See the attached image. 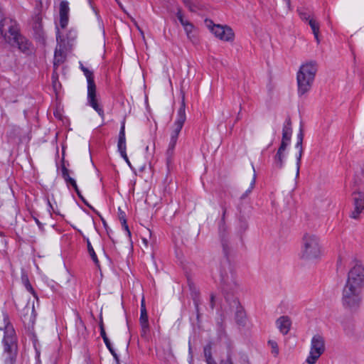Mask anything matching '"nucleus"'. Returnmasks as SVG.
<instances>
[{"label": "nucleus", "instance_id": "21", "mask_svg": "<svg viewBox=\"0 0 364 364\" xmlns=\"http://www.w3.org/2000/svg\"><path fill=\"white\" fill-rule=\"evenodd\" d=\"M100 335L102 337L106 346L107 347V348L109 349V350L110 351L112 355L114 356V359L118 362L119 361L118 356H117V353H115L114 350L113 349V348L111 345V343L107 336L105 331H102V333H100Z\"/></svg>", "mask_w": 364, "mask_h": 364}, {"label": "nucleus", "instance_id": "8", "mask_svg": "<svg viewBox=\"0 0 364 364\" xmlns=\"http://www.w3.org/2000/svg\"><path fill=\"white\" fill-rule=\"evenodd\" d=\"M324 351L325 342L323 338L320 335L314 336L311 341L309 355L306 358V362L308 364H315Z\"/></svg>", "mask_w": 364, "mask_h": 364}, {"label": "nucleus", "instance_id": "48", "mask_svg": "<svg viewBox=\"0 0 364 364\" xmlns=\"http://www.w3.org/2000/svg\"><path fill=\"white\" fill-rule=\"evenodd\" d=\"M100 333H102V331H105V330L104 325H103V323H102V322H101V323H100Z\"/></svg>", "mask_w": 364, "mask_h": 364}, {"label": "nucleus", "instance_id": "42", "mask_svg": "<svg viewBox=\"0 0 364 364\" xmlns=\"http://www.w3.org/2000/svg\"><path fill=\"white\" fill-rule=\"evenodd\" d=\"M67 22H68V18H65V17L63 18H60V26L63 28H64L66 26Z\"/></svg>", "mask_w": 364, "mask_h": 364}, {"label": "nucleus", "instance_id": "2", "mask_svg": "<svg viewBox=\"0 0 364 364\" xmlns=\"http://www.w3.org/2000/svg\"><path fill=\"white\" fill-rule=\"evenodd\" d=\"M0 336H3L5 352L9 353L8 364H13L17 353L16 336L7 314L0 315Z\"/></svg>", "mask_w": 364, "mask_h": 364}, {"label": "nucleus", "instance_id": "53", "mask_svg": "<svg viewBox=\"0 0 364 364\" xmlns=\"http://www.w3.org/2000/svg\"><path fill=\"white\" fill-rule=\"evenodd\" d=\"M288 6H290V0H284Z\"/></svg>", "mask_w": 364, "mask_h": 364}, {"label": "nucleus", "instance_id": "46", "mask_svg": "<svg viewBox=\"0 0 364 364\" xmlns=\"http://www.w3.org/2000/svg\"><path fill=\"white\" fill-rule=\"evenodd\" d=\"M214 299H215V296L214 295L211 294L210 296V304H211V308L213 309L214 308V306H215V304H214Z\"/></svg>", "mask_w": 364, "mask_h": 364}, {"label": "nucleus", "instance_id": "47", "mask_svg": "<svg viewBox=\"0 0 364 364\" xmlns=\"http://www.w3.org/2000/svg\"><path fill=\"white\" fill-rule=\"evenodd\" d=\"M136 28L137 29L139 30V31L140 32L143 39L144 40L145 39V36H144V31L139 28V26L137 25V23H136Z\"/></svg>", "mask_w": 364, "mask_h": 364}, {"label": "nucleus", "instance_id": "36", "mask_svg": "<svg viewBox=\"0 0 364 364\" xmlns=\"http://www.w3.org/2000/svg\"><path fill=\"white\" fill-rule=\"evenodd\" d=\"M141 336L146 337L149 331V323L141 324Z\"/></svg>", "mask_w": 364, "mask_h": 364}, {"label": "nucleus", "instance_id": "27", "mask_svg": "<svg viewBox=\"0 0 364 364\" xmlns=\"http://www.w3.org/2000/svg\"><path fill=\"white\" fill-rule=\"evenodd\" d=\"M268 343H269V345L271 347L272 353L274 354V357H277L279 355V353L277 343L276 341H274L270 340V341H268Z\"/></svg>", "mask_w": 364, "mask_h": 364}, {"label": "nucleus", "instance_id": "52", "mask_svg": "<svg viewBox=\"0 0 364 364\" xmlns=\"http://www.w3.org/2000/svg\"><path fill=\"white\" fill-rule=\"evenodd\" d=\"M219 326H220V329H221L222 331H223L225 328H224V326H223V324H222V323H220V324H219Z\"/></svg>", "mask_w": 364, "mask_h": 364}, {"label": "nucleus", "instance_id": "37", "mask_svg": "<svg viewBox=\"0 0 364 364\" xmlns=\"http://www.w3.org/2000/svg\"><path fill=\"white\" fill-rule=\"evenodd\" d=\"M205 23L210 31L213 33V29L215 26H217L218 24H215L210 19H205Z\"/></svg>", "mask_w": 364, "mask_h": 364}, {"label": "nucleus", "instance_id": "23", "mask_svg": "<svg viewBox=\"0 0 364 364\" xmlns=\"http://www.w3.org/2000/svg\"><path fill=\"white\" fill-rule=\"evenodd\" d=\"M140 324L149 323L148 322V315L147 311L145 306L144 299L142 298L141 302V314H140Z\"/></svg>", "mask_w": 364, "mask_h": 364}, {"label": "nucleus", "instance_id": "11", "mask_svg": "<svg viewBox=\"0 0 364 364\" xmlns=\"http://www.w3.org/2000/svg\"><path fill=\"white\" fill-rule=\"evenodd\" d=\"M354 210L350 214L353 219H358L360 214L364 210V193L355 192L353 193Z\"/></svg>", "mask_w": 364, "mask_h": 364}, {"label": "nucleus", "instance_id": "4", "mask_svg": "<svg viewBox=\"0 0 364 364\" xmlns=\"http://www.w3.org/2000/svg\"><path fill=\"white\" fill-rule=\"evenodd\" d=\"M186 103H185V94L182 92V100L181 107L178 111V117L173 126V130L171 134V139L168 147L166 151V163L169 166L172 161V156L173 155L174 149L177 142L178 134L186 122Z\"/></svg>", "mask_w": 364, "mask_h": 364}, {"label": "nucleus", "instance_id": "29", "mask_svg": "<svg viewBox=\"0 0 364 364\" xmlns=\"http://www.w3.org/2000/svg\"><path fill=\"white\" fill-rule=\"evenodd\" d=\"M87 249H88V252L90 253V255L92 257V260L95 262V263L97 265H98V259H97V255L94 251L93 247H92V245L89 241H87Z\"/></svg>", "mask_w": 364, "mask_h": 364}, {"label": "nucleus", "instance_id": "30", "mask_svg": "<svg viewBox=\"0 0 364 364\" xmlns=\"http://www.w3.org/2000/svg\"><path fill=\"white\" fill-rule=\"evenodd\" d=\"M203 351H204V355L206 359V361L213 359L212 358L211 346L210 345H207L206 346H205Z\"/></svg>", "mask_w": 364, "mask_h": 364}, {"label": "nucleus", "instance_id": "9", "mask_svg": "<svg viewBox=\"0 0 364 364\" xmlns=\"http://www.w3.org/2000/svg\"><path fill=\"white\" fill-rule=\"evenodd\" d=\"M220 277L223 289L225 291H234L238 287L236 275L230 267L222 270Z\"/></svg>", "mask_w": 364, "mask_h": 364}, {"label": "nucleus", "instance_id": "5", "mask_svg": "<svg viewBox=\"0 0 364 364\" xmlns=\"http://www.w3.org/2000/svg\"><path fill=\"white\" fill-rule=\"evenodd\" d=\"M80 69L85 75L87 81V99L90 105L102 117H104V112L97 103L96 96V85L94 81L93 73L89 69L85 68L80 63Z\"/></svg>", "mask_w": 364, "mask_h": 364}, {"label": "nucleus", "instance_id": "24", "mask_svg": "<svg viewBox=\"0 0 364 364\" xmlns=\"http://www.w3.org/2000/svg\"><path fill=\"white\" fill-rule=\"evenodd\" d=\"M69 11L68 4L66 1H61L60 4V16L61 18H68Z\"/></svg>", "mask_w": 364, "mask_h": 364}, {"label": "nucleus", "instance_id": "44", "mask_svg": "<svg viewBox=\"0 0 364 364\" xmlns=\"http://www.w3.org/2000/svg\"><path fill=\"white\" fill-rule=\"evenodd\" d=\"M221 364H233V363L230 356H228L225 360L222 361Z\"/></svg>", "mask_w": 364, "mask_h": 364}, {"label": "nucleus", "instance_id": "51", "mask_svg": "<svg viewBox=\"0 0 364 364\" xmlns=\"http://www.w3.org/2000/svg\"><path fill=\"white\" fill-rule=\"evenodd\" d=\"M116 1L117 2V4L120 6V8L124 11V7H123L122 4H121V2H119V0H117Z\"/></svg>", "mask_w": 364, "mask_h": 364}, {"label": "nucleus", "instance_id": "18", "mask_svg": "<svg viewBox=\"0 0 364 364\" xmlns=\"http://www.w3.org/2000/svg\"><path fill=\"white\" fill-rule=\"evenodd\" d=\"M62 174H63V177L64 178V179L67 182L70 183V185L75 188L77 195L80 197H81L80 193L79 191V189H78L77 183H76V181L69 176V170L64 165L62 166Z\"/></svg>", "mask_w": 364, "mask_h": 364}, {"label": "nucleus", "instance_id": "43", "mask_svg": "<svg viewBox=\"0 0 364 364\" xmlns=\"http://www.w3.org/2000/svg\"><path fill=\"white\" fill-rule=\"evenodd\" d=\"M119 218L120 220H122L123 219H126L125 213L123 211H122L120 210V208L119 209Z\"/></svg>", "mask_w": 364, "mask_h": 364}, {"label": "nucleus", "instance_id": "40", "mask_svg": "<svg viewBox=\"0 0 364 364\" xmlns=\"http://www.w3.org/2000/svg\"><path fill=\"white\" fill-rule=\"evenodd\" d=\"M288 143L289 142H287V141L282 140L281 145H280V146H279L278 150L281 151H284L286 148H287V145H288Z\"/></svg>", "mask_w": 364, "mask_h": 364}, {"label": "nucleus", "instance_id": "3", "mask_svg": "<svg viewBox=\"0 0 364 364\" xmlns=\"http://www.w3.org/2000/svg\"><path fill=\"white\" fill-rule=\"evenodd\" d=\"M316 72L317 63L316 61H308L300 66L296 75L298 94L299 96H303L311 90Z\"/></svg>", "mask_w": 364, "mask_h": 364}, {"label": "nucleus", "instance_id": "33", "mask_svg": "<svg viewBox=\"0 0 364 364\" xmlns=\"http://www.w3.org/2000/svg\"><path fill=\"white\" fill-rule=\"evenodd\" d=\"M299 15L302 21H307V22L309 21V19H311L313 18V17H311V16L305 11H299Z\"/></svg>", "mask_w": 364, "mask_h": 364}, {"label": "nucleus", "instance_id": "54", "mask_svg": "<svg viewBox=\"0 0 364 364\" xmlns=\"http://www.w3.org/2000/svg\"><path fill=\"white\" fill-rule=\"evenodd\" d=\"M30 321L33 322V314H32L30 316Z\"/></svg>", "mask_w": 364, "mask_h": 364}, {"label": "nucleus", "instance_id": "6", "mask_svg": "<svg viewBox=\"0 0 364 364\" xmlns=\"http://www.w3.org/2000/svg\"><path fill=\"white\" fill-rule=\"evenodd\" d=\"M361 292L358 290L343 287L341 298L343 307L350 312L357 311L362 302Z\"/></svg>", "mask_w": 364, "mask_h": 364}, {"label": "nucleus", "instance_id": "7", "mask_svg": "<svg viewBox=\"0 0 364 364\" xmlns=\"http://www.w3.org/2000/svg\"><path fill=\"white\" fill-rule=\"evenodd\" d=\"M343 287L362 291L364 288V267L356 264L348 272Z\"/></svg>", "mask_w": 364, "mask_h": 364}, {"label": "nucleus", "instance_id": "49", "mask_svg": "<svg viewBox=\"0 0 364 364\" xmlns=\"http://www.w3.org/2000/svg\"><path fill=\"white\" fill-rule=\"evenodd\" d=\"M207 364H217L213 359L206 361Z\"/></svg>", "mask_w": 364, "mask_h": 364}, {"label": "nucleus", "instance_id": "38", "mask_svg": "<svg viewBox=\"0 0 364 364\" xmlns=\"http://www.w3.org/2000/svg\"><path fill=\"white\" fill-rule=\"evenodd\" d=\"M120 221L122 223V225L123 228L127 231L128 236L130 237H131V232H130V230L129 229V227H128V225L127 223V220L126 219H123L122 220H120Z\"/></svg>", "mask_w": 364, "mask_h": 364}, {"label": "nucleus", "instance_id": "45", "mask_svg": "<svg viewBox=\"0 0 364 364\" xmlns=\"http://www.w3.org/2000/svg\"><path fill=\"white\" fill-rule=\"evenodd\" d=\"M33 219L35 220L39 228L43 230V224L36 218L34 217Z\"/></svg>", "mask_w": 364, "mask_h": 364}, {"label": "nucleus", "instance_id": "1", "mask_svg": "<svg viewBox=\"0 0 364 364\" xmlns=\"http://www.w3.org/2000/svg\"><path fill=\"white\" fill-rule=\"evenodd\" d=\"M323 256L321 239L316 233L305 232L301 238L300 258L306 263L316 264Z\"/></svg>", "mask_w": 364, "mask_h": 364}, {"label": "nucleus", "instance_id": "31", "mask_svg": "<svg viewBox=\"0 0 364 364\" xmlns=\"http://www.w3.org/2000/svg\"><path fill=\"white\" fill-rule=\"evenodd\" d=\"M183 4L188 8L190 11L195 12L197 8L196 5L193 4L191 0H183Z\"/></svg>", "mask_w": 364, "mask_h": 364}, {"label": "nucleus", "instance_id": "22", "mask_svg": "<svg viewBox=\"0 0 364 364\" xmlns=\"http://www.w3.org/2000/svg\"><path fill=\"white\" fill-rule=\"evenodd\" d=\"M235 319L238 324L244 325L246 320V314L245 310L242 307H239L235 312Z\"/></svg>", "mask_w": 364, "mask_h": 364}, {"label": "nucleus", "instance_id": "13", "mask_svg": "<svg viewBox=\"0 0 364 364\" xmlns=\"http://www.w3.org/2000/svg\"><path fill=\"white\" fill-rule=\"evenodd\" d=\"M118 149L122 155V156L126 162L128 164L129 166H131V164L127 157L126 153V139H125V122H122V127L119 131V141H118Z\"/></svg>", "mask_w": 364, "mask_h": 364}, {"label": "nucleus", "instance_id": "32", "mask_svg": "<svg viewBox=\"0 0 364 364\" xmlns=\"http://www.w3.org/2000/svg\"><path fill=\"white\" fill-rule=\"evenodd\" d=\"M183 28L186 33L188 38L191 39V33L194 28L193 25L191 23H186V26L183 27Z\"/></svg>", "mask_w": 364, "mask_h": 364}, {"label": "nucleus", "instance_id": "25", "mask_svg": "<svg viewBox=\"0 0 364 364\" xmlns=\"http://www.w3.org/2000/svg\"><path fill=\"white\" fill-rule=\"evenodd\" d=\"M291 132L290 126H285L282 132V141L289 142L291 139Z\"/></svg>", "mask_w": 364, "mask_h": 364}, {"label": "nucleus", "instance_id": "17", "mask_svg": "<svg viewBox=\"0 0 364 364\" xmlns=\"http://www.w3.org/2000/svg\"><path fill=\"white\" fill-rule=\"evenodd\" d=\"M66 55L65 50L61 45L57 46L54 55V65H58L63 63L65 60Z\"/></svg>", "mask_w": 364, "mask_h": 364}, {"label": "nucleus", "instance_id": "39", "mask_svg": "<svg viewBox=\"0 0 364 364\" xmlns=\"http://www.w3.org/2000/svg\"><path fill=\"white\" fill-rule=\"evenodd\" d=\"M75 321H76V324L77 325L79 324V325L82 326V327H84L83 322L78 314H77V313L75 314Z\"/></svg>", "mask_w": 364, "mask_h": 364}, {"label": "nucleus", "instance_id": "14", "mask_svg": "<svg viewBox=\"0 0 364 364\" xmlns=\"http://www.w3.org/2000/svg\"><path fill=\"white\" fill-rule=\"evenodd\" d=\"M277 328L283 335H287L291 326V318L287 316H280L276 321Z\"/></svg>", "mask_w": 364, "mask_h": 364}, {"label": "nucleus", "instance_id": "20", "mask_svg": "<svg viewBox=\"0 0 364 364\" xmlns=\"http://www.w3.org/2000/svg\"><path fill=\"white\" fill-rule=\"evenodd\" d=\"M308 23L312 30L317 43H319L318 34L320 26L318 22L315 18H312L311 19H309Z\"/></svg>", "mask_w": 364, "mask_h": 364}, {"label": "nucleus", "instance_id": "19", "mask_svg": "<svg viewBox=\"0 0 364 364\" xmlns=\"http://www.w3.org/2000/svg\"><path fill=\"white\" fill-rule=\"evenodd\" d=\"M248 228L249 225L247 219L245 216H240L237 228L238 234L242 235L247 230Z\"/></svg>", "mask_w": 364, "mask_h": 364}, {"label": "nucleus", "instance_id": "34", "mask_svg": "<svg viewBox=\"0 0 364 364\" xmlns=\"http://www.w3.org/2000/svg\"><path fill=\"white\" fill-rule=\"evenodd\" d=\"M23 282L25 283V287H26V289L28 291H30L31 294H33L34 296H36L35 291H34L31 284H30L28 279L27 277L24 278Z\"/></svg>", "mask_w": 364, "mask_h": 364}, {"label": "nucleus", "instance_id": "10", "mask_svg": "<svg viewBox=\"0 0 364 364\" xmlns=\"http://www.w3.org/2000/svg\"><path fill=\"white\" fill-rule=\"evenodd\" d=\"M216 38L225 42H232L235 38V33L232 29L228 26L217 25L213 33Z\"/></svg>", "mask_w": 364, "mask_h": 364}, {"label": "nucleus", "instance_id": "57", "mask_svg": "<svg viewBox=\"0 0 364 364\" xmlns=\"http://www.w3.org/2000/svg\"><path fill=\"white\" fill-rule=\"evenodd\" d=\"M146 232L150 235V230H147Z\"/></svg>", "mask_w": 364, "mask_h": 364}, {"label": "nucleus", "instance_id": "12", "mask_svg": "<svg viewBox=\"0 0 364 364\" xmlns=\"http://www.w3.org/2000/svg\"><path fill=\"white\" fill-rule=\"evenodd\" d=\"M256 181V173L254 167L252 166V172L250 173L249 176H244L241 181V188L245 190V193L241 196V198H245L252 191L255 187Z\"/></svg>", "mask_w": 364, "mask_h": 364}, {"label": "nucleus", "instance_id": "35", "mask_svg": "<svg viewBox=\"0 0 364 364\" xmlns=\"http://www.w3.org/2000/svg\"><path fill=\"white\" fill-rule=\"evenodd\" d=\"M193 301H194V304H195L196 314H197V319L199 320V318L200 316V311H199L200 299L198 297H196V298H194Z\"/></svg>", "mask_w": 364, "mask_h": 364}, {"label": "nucleus", "instance_id": "50", "mask_svg": "<svg viewBox=\"0 0 364 364\" xmlns=\"http://www.w3.org/2000/svg\"><path fill=\"white\" fill-rule=\"evenodd\" d=\"M142 240H143V242L144 243V245H145L146 246H147V244H148V240H147V239H146V238H145V237H144V238L142 239Z\"/></svg>", "mask_w": 364, "mask_h": 364}, {"label": "nucleus", "instance_id": "28", "mask_svg": "<svg viewBox=\"0 0 364 364\" xmlns=\"http://www.w3.org/2000/svg\"><path fill=\"white\" fill-rule=\"evenodd\" d=\"M176 16H177L178 19L179 20L180 23H181V25L183 27L186 26V23H191L190 21H188V20L184 18L181 8H178L177 13H176Z\"/></svg>", "mask_w": 364, "mask_h": 364}, {"label": "nucleus", "instance_id": "16", "mask_svg": "<svg viewBox=\"0 0 364 364\" xmlns=\"http://www.w3.org/2000/svg\"><path fill=\"white\" fill-rule=\"evenodd\" d=\"M32 26L33 29L35 31L36 34L38 36V37L43 36V24H42V16L40 13H38L35 16L33 17L32 19Z\"/></svg>", "mask_w": 364, "mask_h": 364}, {"label": "nucleus", "instance_id": "41", "mask_svg": "<svg viewBox=\"0 0 364 364\" xmlns=\"http://www.w3.org/2000/svg\"><path fill=\"white\" fill-rule=\"evenodd\" d=\"M222 245L223 247L224 251L226 252L228 248V240L224 238L223 235H222Z\"/></svg>", "mask_w": 364, "mask_h": 364}, {"label": "nucleus", "instance_id": "15", "mask_svg": "<svg viewBox=\"0 0 364 364\" xmlns=\"http://www.w3.org/2000/svg\"><path fill=\"white\" fill-rule=\"evenodd\" d=\"M302 142H303V134H302V132H300L299 134L298 135V141L296 144V147L299 149L298 155L296 156V167H295L296 178H298L299 176L300 164H301V156H302V154H303Z\"/></svg>", "mask_w": 364, "mask_h": 364}, {"label": "nucleus", "instance_id": "56", "mask_svg": "<svg viewBox=\"0 0 364 364\" xmlns=\"http://www.w3.org/2000/svg\"><path fill=\"white\" fill-rule=\"evenodd\" d=\"M146 150L148 151L149 150V146H146Z\"/></svg>", "mask_w": 364, "mask_h": 364}, {"label": "nucleus", "instance_id": "55", "mask_svg": "<svg viewBox=\"0 0 364 364\" xmlns=\"http://www.w3.org/2000/svg\"><path fill=\"white\" fill-rule=\"evenodd\" d=\"M225 211H226L225 210H224V211H223V220L224 219V217H225Z\"/></svg>", "mask_w": 364, "mask_h": 364}, {"label": "nucleus", "instance_id": "26", "mask_svg": "<svg viewBox=\"0 0 364 364\" xmlns=\"http://www.w3.org/2000/svg\"><path fill=\"white\" fill-rule=\"evenodd\" d=\"M283 153H284V151H281L278 150L275 155V157H274L275 164L279 168H281L283 166V159H284Z\"/></svg>", "mask_w": 364, "mask_h": 364}]
</instances>
